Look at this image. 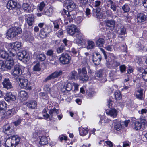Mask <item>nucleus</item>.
I'll return each mask as SVG.
<instances>
[{
	"instance_id": "obj_1",
	"label": "nucleus",
	"mask_w": 147,
	"mask_h": 147,
	"mask_svg": "<svg viewBox=\"0 0 147 147\" xmlns=\"http://www.w3.org/2000/svg\"><path fill=\"white\" fill-rule=\"evenodd\" d=\"M44 110L42 111L44 119L49 118L50 120H52L53 119H56L57 118L60 120L63 117V115L61 114L58 115L59 113V111L55 108L50 109L49 111V114L47 113V112L45 109Z\"/></svg>"
},
{
	"instance_id": "obj_2",
	"label": "nucleus",
	"mask_w": 147,
	"mask_h": 147,
	"mask_svg": "<svg viewBox=\"0 0 147 147\" xmlns=\"http://www.w3.org/2000/svg\"><path fill=\"white\" fill-rule=\"evenodd\" d=\"M20 142L19 138L17 135L13 136L6 140L5 147H15Z\"/></svg>"
},
{
	"instance_id": "obj_3",
	"label": "nucleus",
	"mask_w": 147,
	"mask_h": 147,
	"mask_svg": "<svg viewBox=\"0 0 147 147\" xmlns=\"http://www.w3.org/2000/svg\"><path fill=\"white\" fill-rule=\"evenodd\" d=\"M1 69L3 71L10 70L14 64V59L12 57L5 61L1 60Z\"/></svg>"
},
{
	"instance_id": "obj_4",
	"label": "nucleus",
	"mask_w": 147,
	"mask_h": 147,
	"mask_svg": "<svg viewBox=\"0 0 147 147\" xmlns=\"http://www.w3.org/2000/svg\"><path fill=\"white\" fill-rule=\"evenodd\" d=\"M22 32L21 28L18 27H13L10 28L6 33L7 36L9 38H13L18 34Z\"/></svg>"
},
{
	"instance_id": "obj_5",
	"label": "nucleus",
	"mask_w": 147,
	"mask_h": 147,
	"mask_svg": "<svg viewBox=\"0 0 147 147\" xmlns=\"http://www.w3.org/2000/svg\"><path fill=\"white\" fill-rule=\"evenodd\" d=\"M21 5L16 1L11 0L8 2L7 4V8L9 9L16 10L18 13V11L21 8Z\"/></svg>"
},
{
	"instance_id": "obj_6",
	"label": "nucleus",
	"mask_w": 147,
	"mask_h": 147,
	"mask_svg": "<svg viewBox=\"0 0 147 147\" xmlns=\"http://www.w3.org/2000/svg\"><path fill=\"white\" fill-rule=\"evenodd\" d=\"M18 82H20L19 85L22 88L30 90L31 87L29 86L28 80L23 77L21 76L18 78Z\"/></svg>"
},
{
	"instance_id": "obj_7",
	"label": "nucleus",
	"mask_w": 147,
	"mask_h": 147,
	"mask_svg": "<svg viewBox=\"0 0 147 147\" xmlns=\"http://www.w3.org/2000/svg\"><path fill=\"white\" fill-rule=\"evenodd\" d=\"M78 78L80 80L84 81L88 80V78L86 70L85 68H83L81 70L78 69Z\"/></svg>"
},
{
	"instance_id": "obj_8",
	"label": "nucleus",
	"mask_w": 147,
	"mask_h": 147,
	"mask_svg": "<svg viewBox=\"0 0 147 147\" xmlns=\"http://www.w3.org/2000/svg\"><path fill=\"white\" fill-rule=\"evenodd\" d=\"M1 57L7 59L8 57V54L6 52V50L7 49V46L8 44L6 43L2 42L1 44Z\"/></svg>"
},
{
	"instance_id": "obj_9",
	"label": "nucleus",
	"mask_w": 147,
	"mask_h": 147,
	"mask_svg": "<svg viewBox=\"0 0 147 147\" xmlns=\"http://www.w3.org/2000/svg\"><path fill=\"white\" fill-rule=\"evenodd\" d=\"M71 59V57L69 55L66 53H62L59 58L60 62L63 64H69Z\"/></svg>"
},
{
	"instance_id": "obj_10",
	"label": "nucleus",
	"mask_w": 147,
	"mask_h": 147,
	"mask_svg": "<svg viewBox=\"0 0 147 147\" xmlns=\"http://www.w3.org/2000/svg\"><path fill=\"white\" fill-rule=\"evenodd\" d=\"M22 74V71L20 68V66L16 64L14 67L13 70L11 73L12 75L14 77L17 78L20 77L19 76Z\"/></svg>"
},
{
	"instance_id": "obj_11",
	"label": "nucleus",
	"mask_w": 147,
	"mask_h": 147,
	"mask_svg": "<svg viewBox=\"0 0 147 147\" xmlns=\"http://www.w3.org/2000/svg\"><path fill=\"white\" fill-rule=\"evenodd\" d=\"M65 3L68 11H71L76 7V5L71 0H65Z\"/></svg>"
},
{
	"instance_id": "obj_12",
	"label": "nucleus",
	"mask_w": 147,
	"mask_h": 147,
	"mask_svg": "<svg viewBox=\"0 0 147 147\" xmlns=\"http://www.w3.org/2000/svg\"><path fill=\"white\" fill-rule=\"evenodd\" d=\"M62 72L60 70L59 71H56L52 73L51 74L47 76L45 79L46 81L53 79L58 77L59 76L62 75Z\"/></svg>"
},
{
	"instance_id": "obj_13",
	"label": "nucleus",
	"mask_w": 147,
	"mask_h": 147,
	"mask_svg": "<svg viewBox=\"0 0 147 147\" xmlns=\"http://www.w3.org/2000/svg\"><path fill=\"white\" fill-rule=\"evenodd\" d=\"M17 56L18 59L21 61H26L27 59L28 58V54L25 51L19 52L17 54Z\"/></svg>"
},
{
	"instance_id": "obj_14",
	"label": "nucleus",
	"mask_w": 147,
	"mask_h": 147,
	"mask_svg": "<svg viewBox=\"0 0 147 147\" xmlns=\"http://www.w3.org/2000/svg\"><path fill=\"white\" fill-rule=\"evenodd\" d=\"M78 29L76 26L74 24L68 26L67 29L68 33L72 36L73 35L78 31Z\"/></svg>"
},
{
	"instance_id": "obj_15",
	"label": "nucleus",
	"mask_w": 147,
	"mask_h": 147,
	"mask_svg": "<svg viewBox=\"0 0 147 147\" xmlns=\"http://www.w3.org/2000/svg\"><path fill=\"white\" fill-rule=\"evenodd\" d=\"M101 59V56L100 54L98 53L94 54L92 57V61L95 65H99Z\"/></svg>"
},
{
	"instance_id": "obj_16",
	"label": "nucleus",
	"mask_w": 147,
	"mask_h": 147,
	"mask_svg": "<svg viewBox=\"0 0 147 147\" xmlns=\"http://www.w3.org/2000/svg\"><path fill=\"white\" fill-rule=\"evenodd\" d=\"M50 31V27H47L45 28L42 29L39 34L40 37L42 38L46 37Z\"/></svg>"
},
{
	"instance_id": "obj_17",
	"label": "nucleus",
	"mask_w": 147,
	"mask_h": 147,
	"mask_svg": "<svg viewBox=\"0 0 147 147\" xmlns=\"http://www.w3.org/2000/svg\"><path fill=\"white\" fill-rule=\"evenodd\" d=\"M63 14H65V17L66 19V20H69V22H71L73 20V18H74V15H72L71 11H66L64 9H63Z\"/></svg>"
},
{
	"instance_id": "obj_18",
	"label": "nucleus",
	"mask_w": 147,
	"mask_h": 147,
	"mask_svg": "<svg viewBox=\"0 0 147 147\" xmlns=\"http://www.w3.org/2000/svg\"><path fill=\"white\" fill-rule=\"evenodd\" d=\"M22 8L25 11L29 13L31 12L34 10V7L30 6L29 4L27 3H24L22 5Z\"/></svg>"
},
{
	"instance_id": "obj_19",
	"label": "nucleus",
	"mask_w": 147,
	"mask_h": 147,
	"mask_svg": "<svg viewBox=\"0 0 147 147\" xmlns=\"http://www.w3.org/2000/svg\"><path fill=\"white\" fill-rule=\"evenodd\" d=\"M2 84L4 88L7 89H10L13 88L12 84L9 79L5 78Z\"/></svg>"
},
{
	"instance_id": "obj_20",
	"label": "nucleus",
	"mask_w": 147,
	"mask_h": 147,
	"mask_svg": "<svg viewBox=\"0 0 147 147\" xmlns=\"http://www.w3.org/2000/svg\"><path fill=\"white\" fill-rule=\"evenodd\" d=\"M106 113L108 115L113 117H115L117 115V112L115 109H107L106 111Z\"/></svg>"
},
{
	"instance_id": "obj_21",
	"label": "nucleus",
	"mask_w": 147,
	"mask_h": 147,
	"mask_svg": "<svg viewBox=\"0 0 147 147\" xmlns=\"http://www.w3.org/2000/svg\"><path fill=\"white\" fill-rule=\"evenodd\" d=\"M100 8L99 7H96L93 9V14L98 18L100 19L102 18V16L100 12Z\"/></svg>"
},
{
	"instance_id": "obj_22",
	"label": "nucleus",
	"mask_w": 147,
	"mask_h": 147,
	"mask_svg": "<svg viewBox=\"0 0 147 147\" xmlns=\"http://www.w3.org/2000/svg\"><path fill=\"white\" fill-rule=\"evenodd\" d=\"M5 100L9 101L10 100L14 101L16 98V96L13 94L11 92H9L6 94V97H4Z\"/></svg>"
},
{
	"instance_id": "obj_23",
	"label": "nucleus",
	"mask_w": 147,
	"mask_h": 147,
	"mask_svg": "<svg viewBox=\"0 0 147 147\" xmlns=\"http://www.w3.org/2000/svg\"><path fill=\"white\" fill-rule=\"evenodd\" d=\"M19 97L22 100L25 101L27 100L28 97L27 93L25 91H21L20 93Z\"/></svg>"
},
{
	"instance_id": "obj_24",
	"label": "nucleus",
	"mask_w": 147,
	"mask_h": 147,
	"mask_svg": "<svg viewBox=\"0 0 147 147\" xmlns=\"http://www.w3.org/2000/svg\"><path fill=\"white\" fill-rule=\"evenodd\" d=\"M10 45L12 46L13 45V47L15 49H17L18 50H20L22 48V43L19 42H16L14 43H10Z\"/></svg>"
},
{
	"instance_id": "obj_25",
	"label": "nucleus",
	"mask_w": 147,
	"mask_h": 147,
	"mask_svg": "<svg viewBox=\"0 0 147 147\" xmlns=\"http://www.w3.org/2000/svg\"><path fill=\"white\" fill-rule=\"evenodd\" d=\"M106 26L108 27L111 28V29L114 28L115 25V21L113 20H108L105 21Z\"/></svg>"
},
{
	"instance_id": "obj_26",
	"label": "nucleus",
	"mask_w": 147,
	"mask_h": 147,
	"mask_svg": "<svg viewBox=\"0 0 147 147\" xmlns=\"http://www.w3.org/2000/svg\"><path fill=\"white\" fill-rule=\"evenodd\" d=\"M7 104L4 102H1V114L2 115H5V113L6 110Z\"/></svg>"
},
{
	"instance_id": "obj_27",
	"label": "nucleus",
	"mask_w": 147,
	"mask_h": 147,
	"mask_svg": "<svg viewBox=\"0 0 147 147\" xmlns=\"http://www.w3.org/2000/svg\"><path fill=\"white\" fill-rule=\"evenodd\" d=\"M146 18V16L142 13H138L137 15L138 21L139 22H142L145 21Z\"/></svg>"
},
{
	"instance_id": "obj_28",
	"label": "nucleus",
	"mask_w": 147,
	"mask_h": 147,
	"mask_svg": "<svg viewBox=\"0 0 147 147\" xmlns=\"http://www.w3.org/2000/svg\"><path fill=\"white\" fill-rule=\"evenodd\" d=\"M143 95V90L142 89H140L137 91L136 96L137 98L140 100H143L144 99Z\"/></svg>"
},
{
	"instance_id": "obj_29",
	"label": "nucleus",
	"mask_w": 147,
	"mask_h": 147,
	"mask_svg": "<svg viewBox=\"0 0 147 147\" xmlns=\"http://www.w3.org/2000/svg\"><path fill=\"white\" fill-rule=\"evenodd\" d=\"M34 21V18L32 15H29L27 19V22L29 26H31Z\"/></svg>"
},
{
	"instance_id": "obj_30",
	"label": "nucleus",
	"mask_w": 147,
	"mask_h": 147,
	"mask_svg": "<svg viewBox=\"0 0 147 147\" xmlns=\"http://www.w3.org/2000/svg\"><path fill=\"white\" fill-rule=\"evenodd\" d=\"M37 103L35 100H32L28 102L27 104V106L29 108L34 109L36 107Z\"/></svg>"
},
{
	"instance_id": "obj_31",
	"label": "nucleus",
	"mask_w": 147,
	"mask_h": 147,
	"mask_svg": "<svg viewBox=\"0 0 147 147\" xmlns=\"http://www.w3.org/2000/svg\"><path fill=\"white\" fill-rule=\"evenodd\" d=\"M53 12V9L52 8L49 7L48 9H47L46 10H45L43 13L42 14H45L48 16H51Z\"/></svg>"
},
{
	"instance_id": "obj_32",
	"label": "nucleus",
	"mask_w": 147,
	"mask_h": 147,
	"mask_svg": "<svg viewBox=\"0 0 147 147\" xmlns=\"http://www.w3.org/2000/svg\"><path fill=\"white\" fill-rule=\"evenodd\" d=\"M39 144L42 145L47 144L48 143L47 138L45 136H43L40 138Z\"/></svg>"
},
{
	"instance_id": "obj_33",
	"label": "nucleus",
	"mask_w": 147,
	"mask_h": 147,
	"mask_svg": "<svg viewBox=\"0 0 147 147\" xmlns=\"http://www.w3.org/2000/svg\"><path fill=\"white\" fill-rule=\"evenodd\" d=\"M77 74L76 72L75 71H73L69 74L68 77L69 80L75 79L77 78Z\"/></svg>"
},
{
	"instance_id": "obj_34",
	"label": "nucleus",
	"mask_w": 147,
	"mask_h": 147,
	"mask_svg": "<svg viewBox=\"0 0 147 147\" xmlns=\"http://www.w3.org/2000/svg\"><path fill=\"white\" fill-rule=\"evenodd\" d=\"M118 32L119 34V37L122 38V36H120L121 35H123L125 34L126 29L123 26H122L120 28H119Z\"/></svg>"
},
{
	"instance_id": "obj_35",
	"label": "nucleus",
	"mask_w": 147,
	"mask_h": 147,
	"mask_svg": "<svg viewBox=\"0 0 147 147\" xmlns=\"http://www.w3.org/2000/svg\"><path fill=\"white\" fill-rule=\"evenodd\" d=\"M10 127L8 125H6L3 127V132L7 135H9L10 134Z\"/></svg>"
},
{
	"instance_id": "obj_36",
	"label": "nucleus",
	"mask_w": 147,
	"mask_h": 147,
	"mask_svg": "<svg viewBox=\"0 0 147 147\" xmlns=\"http://www.w3.org/2000/svg\"><path fill=\"white\" fill-rule=\"evenodd\" d=\"M142 127L141 123L139 121H136L134 123V129L136 130H139Z\"/></svg>"
},
{
	"instance_id": "obj_37",
	"label": "nucleus",
	"mask_w": 147,
	"mask_h": 147,
	"mask_svg": "<svg viewBox=\"0 0 147 147\" xmlns=\"http://www.w3.org/2000/svg\"><path fill=\"white\" fill-rule=\"evenodd\" d=\"M103 71L104 70L103 69H100L99 70L96 71L95 73V77L100 78H101L103 75Z\"/></svg>"
},
{
	"instance_id": "obj_38",
	"label": "nucleus",
	"mask_w": 147,
	"mask_h": 147,
	"mask_svg": "<svg viewBox=\"0 0 147 147\" xmlns=\"http://www.w3.org/2000/svg\"><path fill=\"white\" fill-rule=\"evenodd\" d=\"M88 45L86 46L88 49H92L95 46L94 42L91 40H89L87 41Z\"/></svg>"
},
{
	"instance_id": "obj_39",
	"label": "nucleus",
	"mask_w": 147,
	"mask_h": 147,
	"mask_svg": "<svg viewBox=\"0 0 147 147\" xmlns=\"http://www.w3.org/2000/svg\"><path fill=\"white\" fill-rule=\"evenodd\" d=\"M8 50L9 52V54L10 57H14L17 54V52L16 49L14 48H10Z\"/></svg>"
},
{
	"instance_id": "obj_40",
	"label": "nucleus",
	"mask_w": 147,
	"mask_h": 147,
	"mask_svg": "<svg viewBox=\"0 0 147 147\" xmlns=\"http://www.w3.org/2000/svg\"><path fill=\"white\" fill-rule=\"evenodd\" d=\"M114 123V127L117 131H119L121 128V124L119 122H116V121H115Z\"/></svg>"
},
{
	"instance_id": "obj_41",
	"label": "nucleus",
	"mask_w": 147,
	"mask_h": 147,
	"mask_svg": "<svg viewBox=\"0 0 147 147\" xmlns=\"http://www.w3.org/2000/svg\"><path fill=\"white\" fill-rule=\"evenodd\" d=\"M74 42L77 44H80L81 45H84L86 46L85 45L86 44V41L83 38V37L82 38H80V39L78 40V42H77V40H74Z\"/></svg>"
},
{
	"instance_id": "obj_42",
	"label": "nucleus",
	"mask_w": 147,
	"mask_h": 147,
	"mask_svg": "<svg viewBox=\"0 0 147 147\" xmlns=\"http://www.w3.org/2000/svg\"><path fill=\"white\" fill-rule=\"evenodd\" d=\"M72 87V84L70 82H68L67 84L64 86L63 88L66 90L69 91L71 90Z\"/></svg>"
},
{
	"instance_id": "obj_43",
	"label": "nucleus",
	"mask_w": 147,
	"mask_h": 147,
	"mask_svg": "<svg viewBox=\"0 0 147 147\" xmlns=\"http://www.w3.org/2000/svg\"><path fill=\"white\" fill-rule=\"evenodd\" d=\"M96 45L98 46H102L104 43V39L102 38H99L96 41Z\"/></svg>"
},
{
	"instance_id": "obj_44",
	"label": "nucleus",
	"mask_w": 147,
	"mask_h": 147,
	"mask_svg": "<svg viewBox=\"0 0 147 147\" xmlns=\"http://www.w3.org/2000/svg\"><path fill=\"white\" fill-rule=\"evenodd\" d=\"M87 129V128L86 129L82 128V129H80V128H79L80 135L83 136L86 135L88 133Z\"/></svg>"
},
{
	"instance_id": "obj_45",
	"label": "nucleus",
	"mask_w": 147,
	"mask_h": 147,
	"mask_svg": "<svg viewBox=\"0 0 147 147\" xmlns=\"http://www.w3.org/2000/svg\"><path fill=\"white\" fill-rule=\"evenodd\" d=\"M122 9L124 12H128L130 9L129 5L127 4H125L122 7Z\"/></svg>"
},
{
	"instance_id": "obj_46",
	"label": "nucleus",
	"mask_w": 147,
	"mask_h": 147,
	"mask_svg": "<svg viewBox=\"0 0 147 147\" xmlns=\"http://www.w3.org/2000/svg\"><path fill=\"white\" fill-rule=\"evenodd\" d=\"M37 59L41 61H44L46 59L45 55L44 54L38 55L37 56Z\"/></svg>"
},
{
	"instance_id": "obj_47",
	"label": "nucleus",
	"mask_w": 147,
	"mask_h": 147,
	"mask_svg": "<svg viewBox=\"0 0 147 147\" xmlns=\"http://www.w3.org/2000/svg\"><path fill=\"white\" fill-rule=\"evenodd\" d=\"M75 33H76V36L78 38V40L80 39V38L83 37V35L78 29V31H76Z\"/></svg>"
},
{
	"instance_id": "obj_48",
	"label": "nucleus",
	"mask_w": 147,
	"mask_h": 147,
	"mask_svg": "<svg viewBox=\"0 0 147 147\" xmlns=\"http://www.w3.org/2000/svg\"><path fill=\"white\" fill-rule=\"evenodd\" d=\"M115 99L118 100L121 99L122 97L121 94L120 92L118 91L115 93Z\"/></svg>"
},
{
	"instance_id": "obj_49",
	"label": "nucleus",
	"mask_w": 147,
	"mask_h": 147,
	"mask_svg": "<svg viewBox=\"0 0 147 147\" xmlns=\"http://www.w3.org/2000/svg\"><path fill=\"white\" fill-rule=\"evenodd\" d=\"M65 49V47L63 45H61L57 49V53H60L63 52Z\"/></svg>"
},
{
	"instance_id": "obj_50",
	"label": "nucleus",
	"mask_w": 147,
	"mask_h": 147,
	"mask_svg": "<svg viewBox=\"0 0 147 147\" xmlns=\"http://www.w3.org/2000/svg\"><path fill=\"white\" fill-rule=\"evenodd\" d=\"M142 76L144 80L146 82H147V68L145 69L144 71L142 72Z\"/></svg>"
},
{
	"instance_id": "obj_51",
	"label": "nucleus",
	"mask_w": 147,
	"mask_h": 147,
	"mask_svg": "<svg viewBox=\"0 0 147 147\" xmlns=\"http://www.w3.org/2000/svg\"><path fill=\"white\" fill-rule=\"evenodd\" d=\"M33 69L34 71H40L41 69L40 67V63H37L34 66Z\"/></svg>"
},
{
	"instance_id": "obj_52",
	"label": "nucleus",
	"mask_w": 147,
	"mask_h": 147,
	"mask_svg": "<svg viewBox=\"0 0 147 147\" xmlns=\"http://www.w3.org/2000/svg\"><path fill=\"white\" fill-rule=\"evenodd\" d=\"M7 114L8 115V116H9L10 115H13V114L12 113V112H11V110H9L7 111V113H5V115H2V114H1V115H2L1 118L2 119H3L4 118H5V117H6V115Z\"/></svg>"
},
{
	"instance_id": "obj_53",
	"label": "nucleus",
	"mask_w": 147,
	"mask_h": 147,
	"mask_svg": "<svg viewBox=\"0 0 147 147\" xmlns=\"http://www.w3.org/2000/svg\"><path fill=\"white\" fill-rule=\"evenodd\" d=\"M53 23L54 27V30L55 31H57L59 28V24L56 21L53 22Z\"/></svg>"
},
{
	"instance_id": "obj_54",
	"label": "nucleus",
	"mask_w": 147,
	"mask_h": 147,
	"mask_svg": "<svg viewBox=\"0 0 147 147\" xmlns=\"http://www.w3.org/2000/svg\"><path fill=\"white\" fill-rule=\"evenodd\" d=\"M56 34L59 38L62 37L63 34V30L62 29H60L56 33Z\"/></svg>"
},
{
	"instance_id": "obj_55",
	"label": "nucleus",
	"mask_w": 147,
	"mask_h": 147,
	"mask_svg": "<svg viewBox=\"0 0 147 147\" xmlns=\"http://www.w3.org/2000/svg\"><path fill=\"white\" fill-rule=\"evenodd\" d=\"M45 6V4L43 2H42L40 3L38 5V9L40 11H42L43 8Z\"/></svg>"
},
{
	"instance_id": "obj_56",
	"label": "nucleus",
	"mask_w": 147,
	"mask_h": 147,
	"mask_svg": "<svg viewBox=\"0 0 147 147\" xmlns=\"http://www.w3.org/2000/svg\"><path fill=\"white\" fill-rule=\"evenodd\" d=\"M22 120V119L21 118H19L16 121H15L13 122V123L14 124L15 126H18L20 125L21 123V121Z\"/></svg>"
},
{
	"instance_id": "obj_57",
	"label": "nucleus",
	"mask_w": 147,
	"mask_h": 147,
	"mask_svg": "<svg viewBox=\"0 0 147 147\" xmlns=\"http://www.w3.org/2000/svg\"><path fill=\"white\" fill-rule=\"evenodd\" d=\"M120 70L122 73H123L126 70V66L124 65H121L120 66Z\"/></svg>"
},
{
	"instance_id": "obj_58",
	"label": "nucleus",
	"mask_w": 147,
	"mask_h": 147,
	"mask_svg": "<svg viewBox=\"0 0 147 147\" xmlns=\"http://www.w3.org/2000/svg\"><path fill=\"white\" fill-rule=\"evenodd\" d=\"M80 3L82 5L85 6L87 4L88 0H79Z\"/></svg>"
},
{
	"instance_id": "obj_59",
	"label": "nucleus",
	"mask_w": 147,
	"mask_h": 147,
	"mask_svg": "<svg viewBox=\"0 0 147 147\" xmlns=\"http://www.w3.org/2000/svg\"><path fill=\"white\" fill-rule=\"evenodd\" d=\"M83 18L81 16H78L76 19V20L77 23H80L83 20Z\"/></svg>"
},
{
	"instance_id": "obj_60",
	"label": "nucleus",
	"mask_w": 147,
	"mask_h": 147,
	"mask_svg": "<svg viewBox=\"0 0 147 147\" xmlns=\"http://www.w3.org/2000/svg\"><path fill=\"white\" fill-rule=\"evenodd\" d=\"M110 7L114 11L117 12V8L116 5V3H115L112 5H111V6H110Z\"/></svg>"
},
{
	"instance_id": "obj_61",
	"label": "nucleus",
	"mask_w": 147,
	"mask_h": 147,
	"mask_svg": "<svg viewBox=\"0 0 147 147\" xmlns=\"http://www.w3.org/2000/svg\"><path fill=\"white\" fill-rule=\"evenodd\" d=\"M46 55L48 56H52L53 55V52L52 50H49L46 53Z\"/></svg>"
},
{
	"instance_id": "obj_62",
	"label": "nucleus",
	"mask_w": 147,
	"mask_h": 147,
	"mask_svg": "<svg viewBox=\"0 0 147 147\" xmlns=\"http://www.w3.org/2000/svg\"><path fill=\"white\" fill-rule=\"evenodd\" d=\"M139 113L143 115L147 113V109H143L141 111H138Z\"/></svg>"
},
{
	"instance_id": "obj_63",
	"label": "nucleus",
	"mask_w": 147,
	"mask_h": 147,
	"mask_svg": "<svg viewBox=\"0 0 147 147\" xmlns=\"http://www.w3.org/2000/svg\"><path fill=\"white\" fill-rule=\"evenodd\" d=\"M90 10L89 8H86V13L87 16L89 17L91 16Z\"/></svg>"
},
{
	"instance_id": "obj_64",
	"label": "nucleus",
	"mask_w": 147,
	"mask_h": 147,
	"mask_svg": "<svg viewBox=\"0 0 147 147\" xmlns=\"http://www.w3.org/2000/svg\"><path fill=\"white\" fill-rule=\"evenodd\" d=\"M107 3L108 5H110L111 6V5H112L115 3V2H113L111 0H108L107 2Z\"/></svg>"
}]
</instances>
